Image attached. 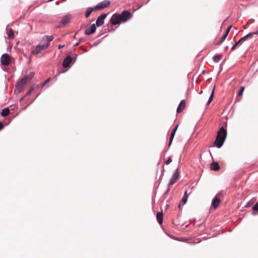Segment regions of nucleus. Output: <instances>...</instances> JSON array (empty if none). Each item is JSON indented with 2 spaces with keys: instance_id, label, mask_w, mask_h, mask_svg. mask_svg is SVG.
I'll return each mask as SVG.
<instances>
[{
  "instance_id": "nucleus-1",
  "label": "nucleus",
  "mask_w": 258,
  "mask_h": 258,
  "mask_svg": "<svg viewBox=\"0 0 258 258\" xmlns=\"http://www.w3.org/2000/svg\"><path fill=\"white\" fill-rule=\"evenodd\" d=\"M53 38L52 36H45L41 40L40 43L32 50V53L35 55L38 54L43 50L46 49L48 47L49 43L53 40Z\"/></svg>"
},
{
  "instance_id": "nucleus-2",
  "label": "nucleus",
  "mask_w": 258,
  "mask_h": 258,
  "mask_svg": "<svg viewBox=\"0 0 258 258\" xmlns=\"http://www.w3.org/2000/svg\"><path fill=\"white\" fill-rule=\"evenodd\" d=\"M227 136V132L223 126L220 127L218 132L214 144L218 148H221L226 139Z\"/></svg>"
},
{
  "instance_id": "nucleus-3",
  "label": "nucleus",
  "mask_w": 258,
  "mask_h": 258,
  "mask_svg": "<svg viewBox=\"0 0 258 258\" xmlns=\"http://www.w3.org/2000/svg\"><path fill=\"white\" fill-rule=\"evenodd\" d=\"M253 34L258 35V30L255 32L249 33L247 35L241 38L232 47L231 50H234L237 46L241 45L242 43H243L248 38H251Z\"/></svg>"
},
{
  "instance_id": "nucleus-4",
  "label": "nucleus",
  "mask_w": 258,
  "mask_h": 258,
  "mask_svg": "<svg viewBox=\"0 0 258 258\" xmlns=\"http://www.w3.org/2000/svg\"><path fill=\"white\" fill-rule=\"evenodd\" d=\"M121 22L124 23L128 21L132 16L131 13L128 11H123L121 14H119Z\"/></svg>"
},
{
  "instance_id": "nucleus-5",
  "label": "nucleus",
  "mask_w": 258,
  "mask_h": 258,
  "mask_svg": "<svg viewBox=\"0 0 258 258\" xmlns=\"http://www.w3.org/2000/svg\"><path fill=\"white\" fill-rule=\"evenodd\" d=\"M110 5V2L108 0L103 1L99 3L97 5L94 7V9L97 11L101 10L107 7Z\"/></svg>"
},
{
  "instance_id": "nucleus-6",
  "label": "nucleus",
  "mask_w": 258,
  "mask_h": 258,
  "mask_svg": "<svg viewBox=\"0 0 258 258\" xmlns=\"http://www.w3.org/2000/svg\"><path fill=\"white\" fill-rule=\"evenodd\" d=\"M1 63L4 66H8L11 62L10 56L7 53L2 55L1 58Z\"/></svg>"
},
{
  "instance_id": "nucleus-7",
  "label": "nucleus",
  "mask_w": 258,
  "mask_h": 258,
  "mask_svg": "<svg viewBox=\"0 0 258 258\" xmlns=\"http://www.w3.org/2000/svg\"><path fill=\"white\" fill-rule=\"evenodd\" d=\"M110 22L111 24L113 25H117L121 22L119 16V14H113L110 20Z\"/></svg>"
},
{
  "instance_id": "nucleus-8",
  "label": "nucleus",
  "mask_w": 258,
  "mask_h": 258,
  "mask_svg": "<svg viewBox=\"0 0 258 258\" xmlns=\"http://www.w3.org/2000/svg\"><path fill=\"white\" fill-rule=\"evenodd\" d=\"M107 14H103L98 18L96 22V24L98 27L101 26L104 24V20Z\"/></svg>"
},
{
  "instance_id": "nucleus-9",
  "label": "nucleus",
  "mask_w": 258,
  "mask_h": 258,
  "mask_svg": "<svg viewBox=\"0 0 258 258\" xmlns=\"http://www.w3.org/2000/svg\"><path fill=\"white\" fill-rule=\"evenodd\" d=\"M30 81L29 80V78H28L26 76L24 77L21 80L19 81L17 84L18 87L19 88H22L23 86L29 83Z\"/></svg>"
},
{
  "instance_id": "nucleus-10",
  "label": "nucleus",
  "mask_w": 258,
  "mask_h": 258,
  "mask_svg": "<svg viewBox=\"0 0 258 258\" xmlns=\"http://www.w3.org/2000/svg\"><path fill=\"white\" fill-rule=\"evenodd\" d=\"M190 194V192L189 193H187V191H185L184 194V196L182 197V199L181 200L178 207L181 208L182 206H183L187 202V198L188 197V195Z\"/></svg>"
},
{
  "instance_id": "nucleus-11",
  "label": "nucleus",
  "mask_w": 258,
  "mask_h": 258,
  "mask_svg": "<svg viewBox=\"0 0 258 258\" xmlns=\"http://www.w3.org/2000/svg\"><path fill=\"white\" fill-rule=\"evenodd\" d=\"M179 175V172L178 171V169L177 168L176 170V172L174 173V174H173V175L172 176V177H171V178L170 179V183H169L170 185L173 184L177 181V180L178 179Z\"/></svg>"
},
{
  "instance_id": "nucleus-12",
  "label": "nucleus",
  "mask_w": 258,
  "mask_h": 258,
  "mask_svg": "<svg viewBox=\"0 0 258 258\" xmlns=\"http://www.w3.org/2000/svg\"><path fill=\"white\" fill-rule=\"evenodd\" d=\"M220 195V194H218L216 197L213 199L212 203V206L215 208L216 209L219 205L220 204L221 201L219 198V196Z\"/></svg>"
},
{
  "instance_id": "nucleus-13",
  "label": "nucleus",
  "mask_w": 258,
  "mask_h": 258,
  "mask_svg": "<svg viewBox=\"0 0 258 258\" xmlns=\"http://www.w3.org/2000/svg\"><path fill=\"white\" fill-rule=\"evenodd\" d=\"M71 18L72 17L70 15L64 16L60 22V25L62 26L66 25L70 22Z\"/></svg>"
},
{
  "instance_id": "nucleus-14",
  "label": "nucleus",
  "mask_w": 258,
  "mask_h": 258,
  "mask_svg": "<svg viewBox=\"0 0 258 258\" xmlns=\"http://www.w3.org/2000/svg\"><path fill=\"white\" fill-rule=\"evenodd\" d=\"M96 29V25L94 24L91 27L87 28L85 32L86 35H89L94 33Z\"/></svg>"
},
{
  "instance_id": "nucleus-15",
  "label": "nucleus",
  "mask_w": 258,
  "mask_h": 258,
  "mask_svg": "<svg viewBox=\"0 0 258 258\" xmlns=\"http://www.w3.org/2000/svg\"><path fill=\"white\" fill-rule=\"evenodd\" d=\"M72 61V58L70 56L66 57L63 61V67L65 68L70 66V63Z\"/></svg>"
},
{
  "instance_id": "nucleus-16",
  "label": "nucleus",
  "mask_w": 258,
  "mask_h": 258,
  "mask_svg": "<svg viewBox=\"0 0 258 258\" xmlns=\"http://www.w3.org/2000/svg\"><path fill=\"white\" fill-rule=\"evenodd\" d=\"M185 101L184 100H181L177 107V112L180 113L182 111L185 107Z\"/></svg>"
},
{
  "instance_id": "nucleus-17",
  "label": "nucleus",
  "mask_w": 258,
  "mask_h": 258,
  "mask_svg": "<svg viewBox=\"0 0 258 258\" xmlns=\"http://www.w3.org/2000/svg\"><path fill=\"white\" fill-rule=\"evenodd\" d=\"M178 125H176V126L175 127V128L172 130L171 133V135H170V139H169V146H170L171 143H172V140L174 138V137L175 136V132L178 128Z\"/></svg>"
},
{
  "instance_id": "nucleus-18",
  "label": "nucleus",
  "mask_w": 258,
  "mask_h": 258,
  "mask_svg": "<svg viewBox=\"0 0 258 258\" xmlns=\"http://www.w3.org/2000/svg\"><path fill=\"white\" fill-rule=\"evenodd\" d=\"M210 168L214 171H218L220 169V166L217 162H213L211 164Z\"/></svg>"
},
{
  "instance_id": "nucleus-19",
  "label": "nucleus",
  "mask_w": 258,
  "mask_h": 258,
  "mask_svg": "<svg viewBox=\"0 0 258 258\" xmlns=\"http://www.w3.org/2000/svg\"><path fill=\"white\" fill-rule=\"evenodd\" d=\"M157 220L160 224L163 223V213L162 212H158L156 215Z\"/></svg>"
},
{
  "instance_id": "nucleus-20",
  "label": "nucleus",
  "mask_w": 258,
  "mask_h": 258,
  "mask_svg": "<svg viewBox=\"0 0 258 258\" xmlns=\"http://www.w3.org/2000/svg\"><path fill=\"white\" fill-rule=\"evenodd\" d=\"M7 33L10 39H13L14 38V34L12 29H7Z\"/></svg>"
},
{
  "instance_id": "nucleus-21",
  "label": "nucleus",
  "mask_w": 258,
  "mask_h": 258,
  "mask_svg": "<svg viewBox=\"0 0 258 258\" xmlns=\"http://www.w3.org/2000/svg\"><path fill=\"white\" fill-rule=\"evenodd\" d=\"M97 11L96 10L94 9V8H87V9L86 11V13H85L86 17L88 18L93 11Z\"/></svg>"
},
{
  "instance_id": "nucleus-22",
  "label": "nucleus",
  "mask_w": 258,
  "mask_h": 258,
  "mask_svg": "<svg viewBox=\"0 0 258 258\" xmlns=\"http://www.w3.org/2000/svg\"><path fill=\"white\" fill-rule=\"evenodd\" d=\"M10 113V110L9 108H6L2 110L1 112V115L2 116L5 117L7 116L9 113Z\"/></svg>"
},
{
  "instance_id": "nucleus-23",
  "label": "nucleus",
  "mask_w": 258,
  "mask_h": 258,
  "mask_svg": "<svg viewBox=\"0 0 258 258\" xmlns=\"http://www.w3.org/2000/svg\"><path fill=\"white\" fill-rule=\"evenodd\" d=\"M227 35L224 34V35L217 42V45L221 44L226 38Z\"/></svg>"
},
{
  "instance_id": "nucleus-24",
  "label": "nucleus",
  "mask_w": 258,
  "mask_h": 258,
  "mask_svg": "<svg viewBox=\"0 0 258 258\" xmlns=\"http://www.w3.org/2000/svg\"><path fill=\"white\" fill-rule=\"evenodd\" d=\"M214 89H215V87L213 89L212 92V93L211 94L210 97V98L209 99V100H208V101L207 102V105H208L212 102V101L213 100V97H214Z\"/></svg>"
},
{
  "instance_id": "nucleus-25",
  "label": "nucleus",
  "mask_w": 258,
  "mask_h": 258,
  "mask_svg": "<svg viewBox=\"0 0 258 258\" xmlns=\"http://www.w3.org/2000/svg\"><path fill=\"white\" fill-rule=\"evenodd\" d=\"M222 59V55H217L213 57V60L215 62H217Z\"/></svg>"
},
{
  "instance_id": "nucleus-26",
  "label": "nucleus",
  "mask_w": 258,
  "mask_h": 258,
  "mask_svg": "<svg viewBox=\"0 0 258 258\" xmlns=\"http://www.w3.org/2000/svg\"><path fill=\"white\" fill-rule=\"evenodd\" d=\"M244 90V87L241 86L240 87L239 91L238 92V94H237L238 96H239V97L241 96L242 95Z\"/></svg>"
},
{
  "instance_id": "nucleus-27",
  "label": "nucleus",
  "mask_w": 258,
  "mask_h": 258,
  "mask_svg": "<svg viewBox=\"0 0 258 258\" xmlns=\"http://www.w3.org/2000/svg\"><path fill=\"white\" fill-rule=\"evenodd\" d=\"M34 72H31L28 76H27L26 77L28 78H29V80L31 81V79H32V78L34 77Z\"/></svg>"
},
{
  "instance_id": "nucleus-28",
  "label": "nucleus",
  "mask_w": 258,
  "mask_h": 258,
  "mask_svg": "<svg viewBox=\"0 0 258 258\" xmlns=\"http://www.w3.org/2000/svg\"><path fill=\"white\" fill-rule=\"evenodd\" d=\"M232 25H230L227 28V30L226 31V32H225V34L228 35V33H229L231 29L232 28Z\"/></svg>"
},
{
  "instance_id": "nucleus-29",
  "label": "nucleus",
  "mask_w": 258,
  "mask_h": 258,
  "mask_svg": "<svg viewBox=\"0 0 258 258\" xmlns=\"http://www.w3.org/2000/svg\"><path fill=\"white\" fill-rule=\"evenodd\" d=\"M252 209L254 211L258 212V202L254 205V206L252 207Z\"/></svg>"
},
{
  "instance_id": "nucleus-30",
  "label": "nucleus",
  "mask_w": 258,
  "mask_h": 258,
  "mask_svg": "<svg viewBox=\"0 0 258 258\" xmlns=\"http://www.w3.org/2000/svg\"><path fill=\"white\" fill-rule=\"evenodd\" d=\"M172 162V159L171 157H169L166 161L165 163L166 164H169L170 162Z\"/></svg>"
},
{
  "instance_id": "nucleus-31",
  "label": "nucleus",
  "mask_w": 258,
  "mask_h": 258,
  "mask_svg": "<svg viewBox=\"0 0 258 258\" xmlns=\"http://www.w3.org/2000/svg\"><path fill=\"white\" fill-rule=\"evenodd\" d=\"M33 90V88H31L26 93V95H29L31 92Z\"/></svg>"
},
{
  "instance_id": "nucleus-32",
  "label": "nucleus",
  "mask_w": 258,
  "mask_h": 258,
  "mask_svg": "<svg viewBox=\"0 0 258 258\" xmlns=\"http://www.w3.org/2000/svg\"><path fill=\"white\" fill-rule=\"evenodd\" d=\"M50 78L47 79L43 83V86H44L46 83H47L48 82H49V80H50Z\"/></svg>"
},
{
  "instance_id": "nucleus-33",
  "label": "nucleus",
  "mask_w": 258,
  "mask_h": 258,
  "mask_svg": "<svg viewBox=\"0 0 258 258\" xmlns=\"http://www.w3.org/2000/svg\"><path fill=\"white\" fill-rule=\"evenodd\" d=\"M4 128L3 124L0 122V131Z\"/></svg>"
},
{
  "instance_id": "nucleus-34",
  "label": "nucleus",
  "mask_w": 258,
  "mask_h": 258,
  "mask_svg": "<svg viewBox=\"0 0 258 258\" xmlns=\"http://www.w3.org/2000/svg\"><path fill=\"white\" fill-rule=\"evenodd\" d=\"M63 47H64V45H59L58 46V49H60V48H62Z\"/></svg>"
}]
</instances>
